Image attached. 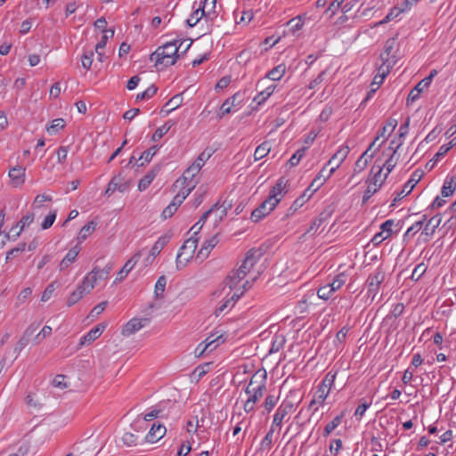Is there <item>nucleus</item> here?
<instances>
[{"label": "nucleus", "mask_w": 456, "mask_h": 456, "mask_svg": "<svg viewBox=\"0 0 456 456\" xmlns=\"http://www.w3.org/2000/svg\"><path fill=\"white\" fill-rule=\"evenodd\" d=\"M110 269L111 267L109 266L102 270H98L94 267L93 271L84 278L82 282L77 285V289L70 293L66 302L67 306L71 307L79 302L86 295L89 294L94 288L97 280L107 278Z\"/></svg>", "instance_id": "1"}, {"label": "nucleus", "mask_w": 456, "mask_h": 456, "mask_svg": "<svg viewBox=\"0 0 456 456\" xmlns=\"http://www.w3.org/2000/svg\"><path fill=\"white\" fill-rule=\"evenodd\" d=\"M176 43V40L167 42L162 46L158 47V49L151 54L150 60L155 61V67H159V65L168 67L175 63L179 56L178 51L183 45V42H181L177 46Z\"/></svg>", "instance_id": "2"}, {"label": "nucleus", "mask_w": 456, "mask_h": 456, "mask_svg": "<svg viewBox=\"0 0 456 456\" xmlns=\"http://www.w3.org/2000/svg\"><path fill=\"white\" fill-rule=\"evenodd\" d=\"M266 379L267 374L265 370H258L251 377L249 384L245 389L249 402L256 403L263 396L266 388Z\"/></svg>", "instance_id": "3"}, {"label": "nucleus", "mask_w": 456, "mask_h": 456, "mask_svg": "<svg viewBox=\"0 0 456 456\" xmlns=\"http://www.w3.org/2000/svg\"><path fill=\"white\" fill-rule=\"evenodd\" d=\"M336 379V373L328 372L323 380L318 387V389L314 395V399L310 402V407L315 403L322 405L328 397L331 387L334 384Z\"/></svg>", "instance_id": "4"}, {"label": "nucleus", "mask_w": 456, "mask_h": 456, "mask_svg": "<svg viewBox=\"0 0 456 456\" xmlns=\"http://www.w3.org/2000/svg\"><path fill=\"white\" fill-rule=\"evenodd\" d=\"M423 174V171L419 169H417L412 173L411 178L403 185V190L400 192H397L396 196L393 200L391 207L395 206L398 201L402 200L404 197L411 193L416 184L421 180Z\"/></svg>", "instance_id": "5"}, {"label": "nucleus", "mask_w": 456, "mask_h": 456, "mask_svg": "<svg viewBox=\"0 0 456 456\" xmlns=\"http://www.w3.org/2000/svg\"><path fill=\"white\" fill-rule=\"evenodd\" d=\"M385 280V273L378 268L373 273L370 274L367 279L368 290L367 294L371 297L372 299L376 297L379 290V286Z\"/></svg>", "instance_id": "6"}, {"label": "nucleus", "mask_w": 456, "mask_h": 456, "mask_svg": "<svg viewBox=\"0 0 456 456\" xmlns=\"http://www.w3.org/2000/svg\"><path fill=\"white\" fill-rule=\"evenodd\" d=\"M280 200H275L272 201L266 199L251 212L250 219L255 223L259 222L274 209Z\"/></svg>", "instance_id": "7"}, {"label": "nucleus", "mask_w": 456, "mask_h": 456, "mask_svg": "<svg viewBox=\"0 0 456 456\" xmlns=\"http://www.w3.org/2000/svg\"><path fill=\"white\" fill-rule=\"evenodd\" d=\"M349 151L350 148L346 145H342L339 147V149L334 153V155L327 163V166H331L330 170H328V176H330L340 167V165L346 159Z\"/></svg>", "instance_id": "8"}, {"label": "nucleus", "mask_w": 456, "mask_h": 456, "mask_svg": "<svg viewBox=\"0 0 456 456\" xmlns=\"http://www.w3.org/2000/svg\"><path fill=\"white\" fill-rule=\"evenodd\" d=\"M436 70L433 69L429 76L426 77L424 79H422L420 82H419L413 89L411 90L408 98H407V104L410 102H413L419 98V95L421 92L429 86V85L432 82L433 77L436 75Z\"/></svg>", "instance_id": "9"}, {"label": "nucleus", "mask_w": 456, "mask_h": 456, "mask_svg": "<svg viewBox=\"0 0 456 456\" xmlns=\"http://www.w3.org/2000/svg\"><path fill=\"white\" fill-rule=\"evenodd\" d=\"M247 275V271H243L242 269H236L232 271V273L226 277L224 281V286H228L230 290L236 288L237 284ZM225 287L223 288L222 290H216L213 293L215 297H220L222 295L223 290Z\"/></svg>", "instance_id": "10"}, {"label": "nucleus", "mask_w": 456, "mask_h": 456, "mask_svg": "<svg viewBox=\"0 0 456 456\" xmlns=\"http://www.w3.org/2000/svg\"><path fill=\"white\" fill-rule=\"evenodd\" d=\"M210 2L213 7L216 6V0H205L204 2H200L199 7L193 11L191 16L186 20V24L192 28L194 27L202 17L209 18L210 13L205 12V6Z\"/></svg>", "instance_id": "11"}, {"label": "nucleus", "mask_w": 456, "mask_h": 456, "mask_svg": "<svg viewBox=\"0 0 456 456\" xmlns=\"http://www.w3.org/2000/svg\"><path fill=\"white\" fill-rule=\"evenodd\" d=\"M128 189L127 183L124 182V178L119 174L111 178L108 186L104 191V195L110 197L114 193L115 191H118L120 192H124Z\"/></svg>", "instance_id": "12"}, {"label": "nucleus", "mask_w": 456, "mask_h": 456, "mask_svg": "<svg viewBox=\"0 0 456 456\" xmlns=\"http://www.w3.org/2000/svg\"><path fill=\"white\" fill-rule=\"evenodd\" d=\"M150 322L148 318H133L123 328L122 335L130 336L146 326Z\"/></svg>", "instance_id": "13"}, {"label": "nucleus", "mask_w": 456, "mask_h": 456, "mask_svg": "<svg viewBox=\"0 0 456 456\" xmlns=\"http://www.w3.org/2000/svg\"><path fill=\"white\" fill-rule=\"evenodd\" d=\"M162 165L161 164H156L154 165L147 173L145 175H143L139 183H138V190L142 191H145L150 184L152 183L154 178L157 176V175L161 170Z\"/></svg>", "instance_id": "14"}, {"label": "nucleus", "mask_w": 456, "mask_h": 456, "mask_svg": "<svg viewBox=\"0 0 456 456\" xmlns=\"http://www.w3.org/2000/svg\"><path fill=\"white\" fill-rule=\"evenodd\" d=\"M242 102V96L240 93H236L232 96L227 98L220 107L218 113L219 118H223L224 115L231 113L232 107L237 106Z\"/></svg>", "instance_id": "15"}, {"label": "nucleus", "mask_w": 456, "mask_h": 456, "mask_svg": "<svg viewBox=\"0 0 456 456\" xmlns=\"http://www.w3.org/2000/svg\"><path fill=\"white\" fill-rule=\"evenodd\" d=\"M292 407L293 405L291 403H281L273 415V420L271 428H281L284 418L291 411Z\"/></svg>", "instance_id": "16"}, {"label": "nucleus", "mask_w": 456, "mask_h": 456, "mask_svg": "<svg viewBox=\"0 0 456 456\" xmlns=\"http://www.w3.org/2000/svg\"><path fill=\"white\" fill-rule=\"evenodd\" d=\"M273 243L271 241H265L261 244L258 248H250L245 255V256H264L265 255H273L275 252L273 249Z\"/></svg>", "instance_id": "17"}, {"label": "nucleus", "mask_w": 456, "mask_h": 456, "mask_svg": "<svg viewBox=\"0 0 456 456\" xmlns=\"http://www.w3.org/2000/svg\"><path fill=\"white\" fill-rule=\"evenodd\" d=\"M105 329L106 325L104 323H99L81 338L79 346H82L94 342L102 335Z\"/></svg>", "instance_id": "18"}, {"label": "nucleus", "mask_w": 456, "mask_h": 456, "mask_svg": "<svg viewBox=\"0 0 456 456\" xmlns=\"http://www.w3.org/2000/svg\"><path fill=\"white\" fill-rule=\"evenodd\" d=\"M200 172L198 164H191L183 174L182 177L178 179L175 183L181 182V183L194 184L197 185L198 182L194 180L196 175Z\"/></svg>", "instance_id": "19"}, {"label": "nucleus", "mask_w": 456, "mask_h": 456, "mask_svg": "<svg viewBox=\"0 0 456 456\" xmlns=\"http://www.w3.org/2000/svg\"><path fill=\"white\" fill-rule=\"evenodd\" d=\"M167 432V428L161 424H153L145 436V440L149 443H155L161 439Z\"/></svg>", "instance_id": "20"}, {"label": "nucleus", "mask_w": 456, "mask_h": 456, "mask_svg": "<svg viewBox=\"0 0 456 456\" xmlns=\"http://www.w3.org/2000/svg\"><path fill=\"white\" fill-rule=\"evenodd\" d=\"M9 176L12 184L18 187L25 182V168L21 166H16L9 171Z\"/></svg>", "instance_id": "21"}, {"label": "nucleus", "mask_w": 456, "mask_h": 456, "mask_svg": "<svg viewBox=\"0 0 456 456\" xmlns=\"http://www.w3.org/2000/svg\"><path fill=\"white\" fill-rule=\"evenodd\" d=\"M402 144H403V141H399L397 142L396 146L395 147V150L392 152V154L390 155V157L386 160V162L383 165L380 166V167H382V168L383 167L387 168V173L384 175V177H383V180H385V181L387 178L388 174L394 169V167H395V165L397 163L398 158H395V154Z\"/></svg>", "instance_id": "22"}, {"label": "nucleus", "mask_w": 456, "mask_h": 456, "mask_svg": "<svg viewBox=\"0 0 456 456\" xmlns=\"http://www.w3.org/2000/svg\"><path fill=\"white\" fill-rule=\"evenodd\" d=\"M456 176L454 175L446 177L441 189V195L443 198L450 197L454 193L456 190V184L453 185Z\"/></svg>", "instance_id": "23"}, {"label": "nucleus", "mask_w": 456, "mask_h": 456, "mask_svg": "<svg viewBox=\"0 0 456 456\" xmlns=\"http://www.w3.org/2000/svg\"><path fill=\"white\" fill-rule=\"evenodd\" d=\"M175 124L174 120H167L163 126L158 127L151 136V141L156 142L159 141Z\"/></svg>", "instance_id": "24"}, {"label": "nucleus", "mask_w": 456, "mask_h": 456, "mask_svg": "<svg viewBox=\"0 0 456 456\" xmlns=\"http://www.w3.org/2000/svg\"><path fill=\"white\" fill-rule=\"evenodd\" d=\"M276 88L275 85H270L266 86L264 90H261L257 95H256L253 101L257 104H263L274 92Z\"/></svg>", "instance_id": "25"}, {"label": "nucleus", "mask_w": 456, "mask_h": 456, "mask_svg": "<svg viewBox=\"0 0 456 456\" xmlns=\"http://www.w3.org/2000/svg\"><path fill=\"white\" fill-rule=\"evenodd\" d=\"M183 102V97L181 94H176L173 96L168 102L164 105L161 110V112H165L166 115L169 114L175 109H177Z\"/></svg>", "instance_id": "26"}, {"label": "nucleus", "mask_w": 456, "mask_h": 456, "mask_svg": "<svg viewBox=\"0 0 456 456\" xmlns=\"http://www.w3.org/2000/svg\"><path fill=\"white\" fill-rule=\"evenodd\" d=\"M287 182L288 181L285 180L284 177H281L277 181L276 184L271 189L267 200H272V201H274L275 200H278L277 196L283 191V190H284V188L286 186Z\"/></svg>", "instance_id": "27"}, {"label": "nucleus", "mask_w": 456, "mask_h": 456, "mask_svg": "<svg viewBox=\"0 0 456 456\" xmlns=\"http://www.w3.org/2000/svg\"><path fill=\"white\" fill-rule=\"evenodd\" d=\"M159 149V145H153L151 148L144 151L138 159V160H143V162L138 164V167H142L144 166V163L151 162V160L157 154Z\"/></svg>", "instance_id": "28"}, {"label": "nucleus", "mask_w": 456, "mask_h": 456, "mask_svg": "<svg viewBox=\"0 0 456 456\" xmlns=\"http://www.w3.org/2000/svg\"><path fill=\"white\" fill-rule=\"evenodd\" d=\"M397 52L398 51L396 50L394 53L388 56H385V54H380L382 63L379 67H384V69L387 68L389 73L390 69L397 63L399 60Z\"/></svg>", "instance_id": "29"}, {"label": "nucleus", "mask_w": 456, "mask_h": 456, "mask_svg": "<svg viewBox=\"0 0 456 456\" xmlns=\"http://www.w3.org/2000/svg\"><path fill=\"white\" fill-rule=\"evenodd\" d=\"M218 241H219V240H218L217 234H216V235L212 236L210 239L205 240L200 250L198 253V256H200V255L208 256V254L210 253V250L217 245Z\"/></svg>", "instance_id": "30"}, {"label": "nucleus", "mask_w": 456, "mask_h": 456, "mask_svg": "<svg viewBox=\"0 0 456 456\" xmlns=\"http://www.w3.org/2000/svg\"><path fill=\"white\" fill-rule=\"evenodd\" d=\"M286 73V65L280 64L271 69L265 76V78H269L273 81L280 80Z\"/></svg>", "instance_id": "31"}, {"label": "nucleus", "mask_w": 456, "mask_h": 456, "mask_svg": "<svg viewBox=\"0 0 456 456\" xmlns=\"http://www.w3.org/2000/svg\"><path fill=\"white\" fill-rule=\"evenodd\" d=\"M271 151L270 142L267 141L263 142L258 145L254 152V159L256 161L262 159Z\"/></svg>", "instance_id": "32"}, {"label": "nucleus", "mask_w": 456, "mask_h": 456, "mask_svg": "<svg viewBox=\"0 0 456 456\" xmlns=\"http://www.w3.org/2000/svg\"><path fill=\"white\" fill-rule=\"evenodd\" d=\"M168 242V238L166 236L159 238V240L154 243L152 248L149 252V256H158L161 250L165 248V246Z\"/></svg>", "instance_id": "33"}, {"label": "nucleus", "mask_w": 456, "mask_h": 456, "mask_svg": "<svg viewBox=\"0 0 456 456\" xmlns=\"http://www.w3.org/2000/svg\"><path fill=\"white\" fill-rule=\"evenodd\" d=\"M258 258H244L241 265L240 266V269H242L243 271H247L248 273H252V280L255 281L259 274V272H253L252 268L256 265V260Z\"/></svg>", "instance_id": "34"}, {"label": "nucleus", "mask_w": 456, "mask_h": 456, "mask_svg": "<svg viewBox=\"0 0 456 456\" xmlns=\"http://www.w3.org/2000/svg\"><path fill=\"white\" fill-rule=\"evenodd\" d=\"M197 244H198L197 239L190 238V239L186 240L184 241L183 245L182 246V248H180V251L178 252L176 256H181L183 254H187L188 252H185V250H187V249L190 250L189 253L191 255H193L194 251L197 248Z\"/></svg>", "instance_id": "35"}, {"label": "nucleus", "mask_w": 456, "mask_h": 456, "mask_svg": "<svg viewBox=\"0 0 456 456\" xmlns=\"http://www.w3.org/2000/svg\"><path fill=\"white\" fill-rule=\"evenodd\" d=\"M221 338H222V336H220L216 339H213V340H209V338H208L206 339V344L203 347H201L202 344H200L197 346V348L195 350V354L198 356H201L208 349H209V351L214 350L219 344L217 343L216 345H215L213 346H212V345L216 342H218Z\"/></svg>", "instance_id": "36"}, {"label": "nucleus", "mask_w": 456, "mask_h": 456, "mask_svg": "<svg viewBox=\"0 0 456 456\" xmlns=\"http://www.w3.org/2000/svg\"><path fill=\"white\" fill-rule=\"evenodd\" d=\"M167 285V278L165 275H161L156 284H155V289H154V297L157 299L163 298L164 297V291Z\"/></svg>", "instance_id": "37"}, {"label": "nucleus", "mask_w": 456, "mask_h": 456, "mask_svg": "<svg viewBox=\"0 0 456 456\" xmlns=\"http://www.w3.org/2000/svg\"><path fill=\"white\" fill-rule=\"evenodd\" d=\"M96 225L94 221H90L84 225L78 233L77 240H85L95 230Z\"/></svg>", "instance_id": "38"}, {"label": "nucleus", "mask_w": 456, "mask_h": 456, "mask_svg": "<svg viewBox=\"0 0 456 456\" xmlns=\"http://www.w3.org/2000/svg\"><path fill=\"white\" fill-rule=\"evenodd\" d=\"M135 265V262H134V258H129L125 265L119 270L118 273L116 281H122L129 273V272Z\"/></svg>", "instance_id": "39"}, {"label": "nucleus", "mask_w": 456, "mask_h": 456, "mask_svg": "<svg viewBox=\"0 0 456 456\" xmlns=\"http://www.w3.org/2000/svg\"><path fill=\"white\" fill-rule=\"evenodd\" d=\"M343 414L336 416L330 422H329L323 429V436L327 437L330 434L338 428L342 420Z\"/></svg>", "instance_id": "40"}, {"label": "nucleus", "mask_w": 456, "mask_h": 456, "mask_svg": "<svg viewBox=\"0 0 456 456\" xmlns=\"http://www.w3.org/2000/svg\"><path fill=\"white\" fill-rule=\"evenodd\" d=\"M29 332H23L22 336L14 346V352L19 354L29 343L30 338Z\"/></svg>", "instance_id": "41"}, {"label": "nucleus", "mask_w": 456, "mask_h": 456, "mask_svg": "<svg viewBox=\"0 0 456 456\" xmlns=\"http://www.w3.org/2000/svg\"><path fill=\"white\" fill-rule=\"evenodd\" d=\"M158 87L155 85L150 86L145 91L136 95V102L151 98L156 94Z\"/></svg>", "instance_id": "42"}, {"label": "nucleus", "mask_w": 456, "mask_h": 456, "mask_svg": "<svg viewBox=\"0 0 456 456\" xmlns=\"http://www.w3.org/2000/svg\"><path fill=\"white\" fill-rule=\"evenodd\" d=\"M333 293L334 291L332 290V288H330L329 283L320 287L317 290V296L319 297V298L323 300L330 299L332 297Z\"/></svg>", "instance_id": "43"}, {"label": "nucleus", "mask_w": 456, "mask_h": 456, "mask_svg": "<svg viewBox=\"0 0 456 456\" xmlns=\"http://www.w3.org/2000/svg\"><path fill=\"white\" fill-rule=\"evenodd\" d=\"M346 282V276L343 272L339 273L335 276L332 282H330L329 285L332 288V290L336 292Z\"/></svg>", "instance_id": "44"}, {"label": "nucleus", "mask_w": 456, "mask_h": 456, "mask_svg": "<svg viewBox=\"0 0 456 456\" xmlns=\"http://www.w3.org/2000/svg\"><path fill=\"white\" fill-rule=\"evenodd\" d=\"M274 430H275L274 428H271L270 430L265 435V436L261 441L260 449L262 451L271 449L272 444H273V436Z\"/></svg>", "instance_id": "45"}, {"label": "nucleus", "mask_w": 456, "mask_h": 456, "mask_svg": "<svg viewBox=\"0 0 456 456\" xmlns=\"http://www.w3.org/2000/svg\"><path fill=\"white\" fill-rule=\"evenodd\" d=\"M378 71H379V73H378V75L375 76L373 82L371 84L372 86H376L375 88H377V89L383 83L385 77L388 74V69H387V68L384 69V67H379Z\"/></svg>", "instance_id": "46"}, {"label": "nucleus", "mask_w": 456, "mask_h": 456, "mask_svg": "<svg viewBox=\"0 0 456 456\" xmlns=\"http://www.w3.org/2000/svg\"><path fill=\"white\" fill-rule=\"evenodd\" d=\"M385 180H381L379 183L378 187L372 185L371 183L367 186V189L364 191L363 197H362V202L366 203L373 194H375L378 190L382 186Z\"/></svg>", "instance_id": "47"}, {"label": "nucleus", "mask_w": 456, "mask_h": 456, "mask_svg": "<svg viewBox=\"0 0 456 456\" xmlns=\"http://www.w3.org/2000/svg\"><path fill=\"white\" fill-rule=\"evenodd\" d=\"M123 443L127 446H135L139 443V436L130 432H126L122 436Z\"/></svg>", "instance_id": "48"}, {"label": "nucleus", "mask_w": 456, "mask_h": 456, "mask_svg": "<svg viewBox=\"0 0 456 456\" xmlns=\"http://www.w3.org/2000/svg\"><path fill=\"white\" fill-rule=\"evenodd\" d=\"M306 147H302L301 149L297 150L289 159L288 164L290 167H296L300 162L301 159L305 155V152L306 151Z\"/></svg>", "instance_id": "49"}, {"label": "nucleus", "mask_w": 456, "mask_h": 456, "mask_svg": "<svg viewBox=\"0 0 456 456\" xmlns=\"http://www.w3.org/2000/svg\"><path fill=\"white\" fill-rule=\"evenodd\" d=\"M34 221V213H28L25 215L19 222V225L20 226L19 228V232H16V235H20V232L23 231V229L26 226H28L30 224H32Z\"/></svg>", "instance_id": "50"}, {"label": "nucleus", "mask_w": 456, "mask_h": 456, "mask_svg": "<svg viewBox=\"0 0 456 456\" xmlns=\"http://www.w3.org/2000/svg\"><path fill=\"white\" fill-rule=\"evenodd\" d=\"M428 265L425 263H420L415 266L412 271L411 278L414 281H419L422 275L426 273Z\"/></svg>", "instance_id": "51"}, {"label": "nucleus", "mask_w": 456, "mask_h": 456, "mask_svg": "<svg viewBox=\"0 0 456 456\" xmlns=\"http://www.w3.org/2000/svg\"><path fill=\"white\" fill-rule=\"evenodd\" d=\"M392 251H393V245L390 244L389 242H386L382 248L381 255H382V256L386 254L392 255V256H401V255L403 253V249H401L399 246H397L395 252H392Z\"/></svg>", "instance_id": "52"}, {"label": "nucleus", "mask_w": 456, "mask_h": 456, "mask_svg": "<svg viewBox=\"0 0 456 456\" xmlns=\"http://www.w3.org/2000/svg\"><path fill=\"white\" fill-rule=\"evenodd\" d=\"M403 12V9H401L396 6L393 7L390 10V12L387 14V16L382 20L379 21V24H385V23L391 21L392 20L398 17L399 14L402 13Z\"/></svg>", "instance_id": "53"}, {"label": "nucleus", "mask_w": 456, "mask_h": 456, "mask_svg": "<svg viewBox=\"0 0 456 456\" xmlns=\"http://www.w3.org/2000/svg\"><path fill=\"white\" fill-rule=\"evenodd\" d=\"M395 45H396V39L394 37L388 38L385 43L384 49H383V52L381 53V54H385V56L391 55L392 53H394L395 52Z\"/></svg>", "instance_id": "54"}, {"label": "nucleus", "mask_w": 456, "mask_h": 456, "mask_svg": "<svg viewBox=\"0 0 456 456\" xmlns=\"http://www.w3.org/2000/svg\"><path fill=\"white\" fill-rule=\"evenodd\" d=\"M66 125V122L63 118H55L53 120L52 125L47 127V131L50 134H55L60 129L63 128Z\"/></svg>", "instance_id": "55"}, {"label": "nucleus", "mask_w": 456, "mask_h": 456, "mask_svg": "<svg viewBox=\"0 0 456 456\" xmlns=\"http://www.w3.org/2000/svg\"><path fill=\"white\" fill-rule=\"evenodd\" d=\"M345 1L346 0H334L326 9L325 12H330V18H332L338 12V11L341 9Z\"/></svg>", "instance_id": "56"}, {"label": "nucleus", "mask_w": 456, "mask_h": 456, "mask_svg": "<svg viewBox=\"0 0 456 456\" xmlns=\"http://www.w3.org/2000/svg\"><path fill=\"white\" fill-rule=\"evenodd\" d=\"M56 288H57L56 282L55 281L51 282L44 290L42 297H41V301H43V302L48 301L51 298V297L53 296Z\"/></svg>", "instance_id": "57"}, {"label": "nucleus", "mask_w": 456, "mask_h": 456, "mask_svg": "<svg viewBox=\"0 0 456 456\" xmlns=\"http://www.w3.org/2000/svg\"><path fill=\"white\" fill-rule=\"evenodd\" d=\"M285 344V338L283 336L275 335L272 343V347L270 352H278L281 348L283 347Z\"/></svg>", "instance_id": "58"}, {"label": "nucleus", "mask_w": 456, "mask_h": 456, "mask_svg": "<svg viewBox=\"0 0 456 456\" xmlns=\"http://www.w3.org/2000/svg\"><path fill=\"white\" fill-rule=\"evenodd\" d=\"M190 261H191V258H175V266L172 267L167 272L169 273H175V271L183 270V268H185L188 265Z\"/></svg>", "instance_id": "59"}, {"label": "nucleus", "mask_w": 456, "mask_h": 456, "mask_svg": "<svg viewBox=\"0 0 456 456\" xmlns=\"http://www.w3.org/2000/svg\"><path fill=\"white\" fill-rule=\"evenodd\" d=\"M94 52H86L81 57V63L83 68L90 69L93 63Z\"/></svg>", "instance_id": "60"}, {"label": "nucleus", "mask_w": 456, "mask_h": 456, "mask_svg": "<svg viewBox=\"0 0 456 456\" xmlns=\"http://www.w3.org/2000/svg\"><path fill=\"white\" fill-rule=\"evenodd\" d=\"M367 154H368V151H365L362 154V156L357 159V161L355 162L354 172H361L363 169H365V167L368 165V159H364V158H365V155H367Z\"/></svg>", "instance_id": "61"}, {"label": "nucleus", "mask_w": 456, "mask_h": 456, "mask_svg": "<svg viewBox=\"0 0 456 456\" xmlns=\"http://www.w3.org/2000/svg\"><path fill=\"white\" fill-rule=\"evenodd\" d=\"M52 333V328L50 326H44L40 332L35 337L34 341L36 344H39L44 338L49 337Z\"/></svg>", "instance_id": "62"}, {"label": "nucleus", "mask_w": 456, "mask_h": 456, "mask_svg": "<svg viewBox=\"0 0 456 456\" xmlns=\"http://www.w3.org/2000/svg\"><path fill=\"white\" fill-rule=\"evenodd\" d=\"M55 219H56V211L54 210V211L49 213V215H47L45 216V220L41 224V228L43 230L49 229L54 223Z\"/></svg>", "instance_id": "63"}, {"label": "nucleus", "mask_w": 456, "mask_h": 456, "mask_svg": "<svg viewBox=\"0 0 456 456\" xmlns=\"http://www.w3.org/2000/svg\"><path fill=\"white\" fill-rule=\"evenodd\" d=\"M394 225V220L389 219L385 221L380 225V232L386 235L387 238L392 234V227Z\"/></svg>", "instance_id": "64"}]
</instances>
